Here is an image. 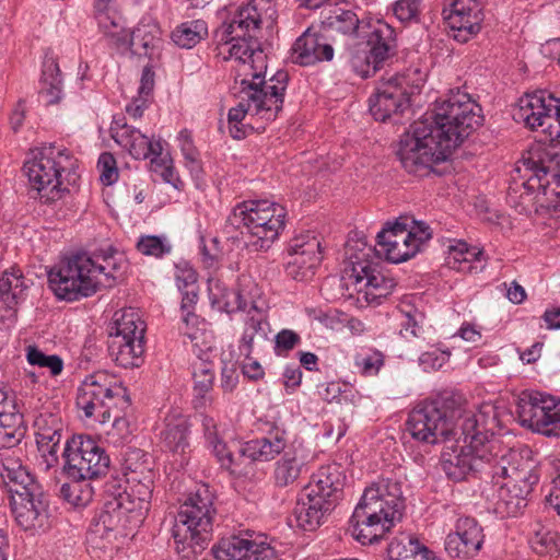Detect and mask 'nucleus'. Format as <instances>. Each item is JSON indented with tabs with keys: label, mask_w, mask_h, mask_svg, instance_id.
Masks as SVG:
<instances>
[{
	"label": "nucleus",
	"mask_w": 560,
	"mask_h": 560,
	"mask_svg": "<svg viewBox=\"0 0 560 560\" xmlns=\"http://www.w3.org/2000/svg\"><path fill=\"white\" fill-rule=\"evenodd\" d=\"M276 19L272 0H249L214 33L219 54H224L226 48L223 59L234 62L230 91L240 102L229 110L228 121L231 137L237 140L244 139L252 129L249 124H243L248 114L273 120L283 107L289 74L279 70L266 81L267 56L257 40L260 27H272Z\"/></svg>",
	"instance_id": "f257e3e1"
},
{
	"label": "nucleus",
	"mask_w": 560,
	"mask_h": 560,
	"mask_svg": "<svg viewBox=\"0 0 560 560\" xmlns=\"http://www.w3.org/2000/svg\"><path fill=\"white\" fill-rule=\"evenodd\" d=\"M481 106L460 90L436 103L432 114L415 121L399 142L398 156L408 173L425 175L446 161L468 136L481 126Z\"/></svg>",
	"instance_id": "f03ea898"
},
{
	"label": "nucleus",
	"mask_w": 560,
	"mask_h": 560,
	"mask_svg": "<svg viewBox=\"0 0 560 560\" xmlns=\"http://www.w3.org/2000/svg\"><path fill=\"white\" fill-rule=\"evenodd\" d=\"M432 235V229L423 221L412 220L411 225L399 220L387 222L376 235L378 248L360 241L347 244L346 273L368 303L378 304L396 287L381 255L393 264L407 261L423 249Z\"/></svg>",
	"instance_id": "7ed1b4c3"
},
{
	"label": "nucleus",
	"mask_w": 560,
	"mask_h": 560,
	"mask_svg": "<svg viewBox=\"0 0 560 560\" xmlns=\"http://www.w3.org/2000/svg\"><path fill=\"white\" fill-rule=\"evenodd\" d=\"M127 269L125 254L107 246L91 255L78 253L62 258L48 272V280L58 299L72 302L114 287Z\"/></svg>",
	"instance_id": "20e7f679"
},
{
	"label": "nucleus",
	"mask_w": 560,
	"mask_h": 560,
	"mask_svg": "<svg viewBox=\"0 0 560 560\" xmlns=\"http://www.w3.org/2000/svg\"><path fill=\"white\" fill-rule=\"evenodd\" d=\"M495 421V409L489 404L482 405L477 413L466 415L457 438H454L457 441L463 439L464 444L442 453L441 467L448 479L463 481L475 476L488 479L500 457L492 455L489 445Z\"/></svg>",
	"instance_id": "39448f33"
},
{
	"label": "nucleus",
	"mask_w": 560,
	"mask_h": 560,
	"mask_svg": "<svg viewBox=\"0 0 560 560\" xmlns=\"http://www.w3.org/2000/svg\"><path fill=\"white\" fill-rule=\"evenodd\" d=\"M529 448L509 450L493 464L483 490L493 512L501 518L515 517L527 506L528 495L538 482L537 462Z\"/></svg>",
	"instance_id": "423d86ee"
},
{
	"label": "nucleus",
	"mask_w": 560,
	"mask_h": 560,
	"mask_svg": "<svg viewBox=\"0 0 560 560\" xmlns=\"http://www.w3.org/2000/svg\"><path fill=\"white\" fill-rule=\"evenodd\" d=\"M401 486L381 478L365 488L349 521V534L361 545L382 539L401 517L404 503Z\"/></svg>",
	"instance_id": "0eeeda50"
},
{
	"label": "nucleus",
	"mask_w": 560,
	"mask_h": 560,
	"mask_svg": "<svg viewBox=\"0 0 560 560\" xmlns=\"http://www.w3.org/2000/svg\"><path fill=\"white\" fill-rule=\"evenodd\" d=\"M32 155L25 162L24 170L42 205L60 206V201L71 197L70 187L78 179L77 161L68 149L55 144L43 145Z\"/></svg>",
	"instance_id": "6e6552de"
},
{
	"label": "nucleus",
	"mask_w": 560,
	"mask_h": 560,
	"mask_svg": "<svg viewBox=\"0 0 560 560\" xmlns=\"http://www.w3.org/2000/svg\"><path fill=\"white\" fill-rule=\"evenodd\" d=\"M213 500L209 487L200 485L180 505L173 527V538L175 550L183 560L196 559L209 546L217 514Z\"/></svg>",
	"instance_id": "1a4fd4ad"
},
{
	"label": "nucleus",
	"mask_w": 560,
	"mask_h": 560,
	"mask_svg": "<svg viewBox=\"0 0 560 560\" xmlns=\"http://www.w3.org/2000/svg\"><path fill=\"white\" fill-rule=\"evenodd\" d=\"M130 406V397L120 377L107 371H97L88 375L78 388L77 407L85 418L106 423L113 418V425L128 422L121 413Z\"/></svg>",
	"instance_id": "9d476101"
},
{
	"label": "nucleus",
	"mask_w": 560,
	"mask_h": 560,
	"mask_svg": "<svg viewBox=\"0 0 560 560\" xmlns=\"http://www.w3.org/2000/svg\"><path fill=\"white\" fill-rule=\"evenodd\" d=\"M467 413L477 411L456 407L454 399L441 396L417 404L409 412L406 429L419 442L438 444L457 438Z\"/></svg>",
	"instance_id": "9b49d317"
},
{
	"label": "nucleus",
	"mask_w": 560,
	"mask_h": 560,
	"mask_svg": "<svg viewBox=\"0 0 560 560\" xmlns=\"http://www.w3.org/2000/svg\"><path fill=\"white\" fill-rule=\"evenodd\" d=\"M94 7L98 27L113 46L130 48L138 55H147L158 46L161 32L155 23L142 22L132 32H129L113 0H96Z\"/></svg>",
	"instance_id": "f8f14e48"
},
{
	"label": "nucleus",
	"mask_w": 560,
	"mask_h": 560,
	"mask_svg": "<svg viewBox=\"0 0 560 560\" xmlns=\"http://www.w3.org/2000/svg\"><path fill=\"white\" fill-rule=\"evenodd\" d=\"M144 332L145 324L133 308L116 312L108 340L110 358L122 368L139 366L144 352Z\"/></svg>",
	"instance_id": "ddd939ff"
},
{
	"label": "nucleus",
	"mask_w": 560,
	"mask_h": 560,
	"mask_svg": "<svg viewBox=\"0 0 560 560\" xmlns=\"http://www.w3.org/2000/svg\"><path fill=\"white\" fill-rule=\"evenodd\" d=\"M63 471L69 479L92 480L104 476L109 468L105 450L90 435H74L63 451Z\"/></svg>",
	"instance_id": "4468645a"
},
{
	"label": "nucleus",
	"mask_w": 560,
	"mask_h": 560,
	"mask_svg": "<svg viewBox=\"0 0 560 560\" xmlns=\"http://www.w3.org/2000/svg\"><path fill=\"white\" fill-rule=\"evenodd\" d=\"M523 427L547 438H560V399L541 393H524L516 409Z\"/></svg>",
	"instance_id": "2eb2a0df"
},
{
	"label": "nucleus",
	"mask_w": 560,
	"mask_h": 560,
	"mask_svg": "<svg viewBox=\"0 0 560 560\" xmlns=\"http://www.w3.org/2000/svg\"><path fill=\"white\" fill-rule=\"evenodd\" d=\"M520 118L532 129L541 128L551 142L560 144V105H553L549 96L526 95L520 101Z\"/></svg>",
	"instance_id": "dca6fc26"
},
{
	"label": "nucleus",
	"mask_w": 560,
	"mask_h": 560,
	"mask_svg": "<svg viewBox=\"0 0 560 560\" xmlns=\"http://www.w3.org/2000/svg\"><path fill=\"white\" fill-rule=\"evenodd\" d=\"M215 560H281L265 536H231L212 548Z\"/></svg>",
	"instance_id": "f3484780"
},
{
	"label": "nucleus",
	"mask_w": 560,
	"mask_h": 560,
	"mask_svg": "<svg viewBox=\"0 0 560 560\" xmlns=\"http://www.w3.org/2000/svg\"><path fill=\"white\" fill-rule=\"evenodd\" d=\"M288 252L287 275L298 281L310 280L322 261L319 240L306 232L290 242Z\"/></svg>",
	"instance_id": "a211bd4d"
},
{
	"label": "nucleus",
	"mask_w": 560,
	"mask_h": 560,
	"mask_svg": "<svg viewBox=\"0 0 560 560\" xmlns=\"http://www.w3.org/2000/svg\"><path fill=\"white\" fill-rule=\"evenodd\" d=\"M407 83L404 78H390L377 85L370 98V113L376 120L385 121L409 107L411 95Z\"/></svg>",
	"instance_id": "6ab92c4d"
},
{
	"label": "nucleus",
	"mask_w": 560,
	"mask_h": 560,
	"mask_svg": "<svg viewBox=\"0 0 560 560\" xmlns=\"http://www.w3.org/2000/svg\"><path fill=\"white\" fill-rule=\"evenodd\" d=\"M515 172L528 182L536 178L540 186L560 184V155L541 147L532 148L516 163Z\"/></svg>",
	"instance_id": "aec40b11"
},
{
	"label": "nucleus",
	"mask_w": 560,
	"mask_h": 560,
	"mask_svg": "<svg viewBox=\"0 0 560 560\" xmlns=\"http://www.w3.org/2000/svg\"><path fill=\"white\" fill-rule=\"evenodd\" d=\"M112 138L136 160H148L151 163L163 162L161 151L163 150L160 139H150L139 129L116 119L110 127Z\"/></svg>",
	"instance_id": "412c9836"
},
{
	"label": "nucleus",
	"mask_w": 560,
	"mask_h": 560,
	"mask_svg": "<svg viewBox=\"0 0 560 560\" xmlns=\"http://www.w3.org/2000/svg\"><path fill=\"white\" fill-rule=\"evenodd\" d=\"M485 535L482 527L472 517H459L455 530L445 537L444 548L451 558L471 559L482 548Z\"/></svg>",
	"instance_id": "4be33fe9"
},
{
	"label": "nucleus",
	"mask_w": 560,
	"mask_h": 560,
	"mask_svg": "<svg viewBox=\"0 0 560 560\" xmlns=\"http://www.w3.org/2000/svg\"><path fill=\"white\" fill-rule=\"evenodd\" d=\"M450 12L445 15L452 36L459 43L468 42L478 34L483 20L480 0H450Z\"/></svg>",
	"instance_id": "5701e85b"
},
{
	"label": "nucleus",
	"mask_w": 560,
	"mask_h": 560,
	"mask_svg": "<svg viewBox=\"0 0 560 560\" xmlns=\"http://www.w3.org/2000/svg\"><path fill=\"white\" fill-rule=\"evenodd\" d=\"M235 298V307L240 311L253 310L255 315L248 316L245 320L244 331L242 334L238 350L244 357H248L253 352L254 340L256 337L265 339L267 334L264 328L265 317L259 311L260 306L256 298L260 295L258 288L253 284L252 290L241 288L233 292Z\"/></svg>",
	"instance_id": "b1692460"
},
{
	"label": "nucleus",
	"mask_w": 560,
	"mask_h": 560,
	"mask_svg": "<svg viewBox=\"0 0 560 560\" xmlns=\"http://www.w3.org/2000/svg\"><path fill=\"white\" fill-rule=\"evenodd\" d=\"M200 422L207 447L217 457L221 467L235 477H246L250 472L248 465L243 466L229 451L224 428L211 416L201 413Z\"/></svg>",
	"instance_id": "393cba45"
},
{
	"label": "nucleus",
	"mask_w": 560,
	"mask_h": 560,
	"mask_svg": "<svg viewBox=\"0 0 560 560\" xmlns=\"http://www.w3.org/2000/svg\"><path fill=\"white\" fill-rule=\"evenodd\" d=\"M288 451V440L284 430H275L267 435L246 441L240 445L236 459L243 466L250 467V475L253 472L252 464L255 462L266 463L275 459L277 456Z\"/></svg>",
	"instance_id": "a878e982"
},
{
	"label": "nucleus",
	"mask_w": 560,
	"mask_h": 560,
	"mask_svg": "<svg viewBox=\"0 0 560 560\" xmlns=\"http://www.w3.org/2000/svg\"><path fill=\"white\" fill-rule=\"evenodd\" d=\"M18 525L24 530H45L49 526L48 503L40 489L30 495L10 500Z\"/></svg>",
	"instance_id": "bb28decb"
},
{
	"label": "nucleus",
	"mask_w": 560,
	"mask_h": 560,
	"mask_svg": "<svg viewBox=\"0 0 560 560\" xmlns=\"http://www.w3.org/2000/svg\"><path fill=\"white\" fill-rule=\"evenodd\" d=\"M233 219L242 222L245 232L260 241V248L269 247L285 225V212H233Z\"/></svg>",
	"instance_id": "cd10ccee"
},
{
	"label": "nucleus",
	"mask_w": 560,
	"mask_h": 560,
	"mask_svg": "<svg viewBox=\"0 0 560 560\" xmlns=\"http://www.w3.org/2000/svg\"><path fill=\"white\" fill-rule=\"evenodd\" d=\"M334 58V48L327 39L307 28L296 38L291 48V59L301 66H312L320 61H330Z\"/></svg>",
	"instance_id": "c85d7f7f"
},
{
	"label": "nucleus",
	"mask_w": 560,
	"mask_h": 560,
	"mask_svg": "<svg viewBox=\"0 0 560 560\" xmlns=\"http://www.w3.org/2000/svg\"><path fill=\"white\" fill-rule=\"evenodd\" d=\"M345 479L346 477L339 465L322 466L314 475L313 481L306 488V492L316 498L324 499L327 503L336 506L341 498Z\"/></svg>",
	"instance_id": "c756f323"
},
{
	"label": "nucleus",
	"mask_w": 560,
	"mask_h": 560,
	"mask_svg": "<svg viewBox=\"0 0 560 560\" xmlns=\"http://www.w3.org/2000/svg\"><path fill=\"white\" fill-rule=\"evenodd\" d=\"M0 475L8 487L10 500L16 495L33 494L40 489L34 476L19 458L4 457L1 462Z\"/></svg>",
	"instance_id": "7c9ffc66"
},
{
	"label": "nucleus",
	"mask_w": 560,
	"mask_h": 560,
	"mask_svg": "<svg viewBox=\"0 0 560 560\" xmlns=\"http://www.w3.org/2000/svg\"><path fill=\"white\" fill-rule=\"evenodd\" d=\"M334 508L324 499L306 492L299 498L293 510L296 526L303 530L313 532L324 524Z\"/></svg>",
	"instance_id": "2f4dec72"
},
{
	"label": "nucleus",
	"mask_w": 560,
	"mask_h": 560,
	"mask_svg": "<svg viewBox=\"0 0 560 560\" xmlns=\"http://www.w3.org/2000/svg\"><path fill=\"white\" fill-rule=\"evenodd\" d=\"M190 423L180 413L168 415L160 433L162 445L174 454H185L189 448Z\"/></svg>",
	"instance_id": "473e14b6"
},
{
	"label": "nucleus",
	"mask_w": 560,
	"mask_h": 560,
	"mask_svg": "<svg viewBox=\"0 0 560 560\" xmlns=\"http://www.w3.org/2000/svg\"><path fill=\"white\" fill-rule=\"evenodd\" d=\"M305 470V456L296 448L290 447L275 463L272 471L273 485L278 488L290 487L298 481Z\"/></svg>",
	"instance_id": "72a5a7b5"
},
{
	"label": "nucleus",
	"mask_w": 560,
	"mask_h": 560,
	"mask_svg": "<svg viewBox=\"0 0 560 560\" xmlns=\"http://www.w3.org/2000/svg\"><path fill=\"white\" fill-rule=\"evenodd\" d=\"M117 518L118 515L103 511L93 520L86 534V542L91 549L105 551L110 547Z\"/></svg>",
	"instance_id": "f704fd0d"
},
{
	"label": "nucleus",
	"mask_w": 560,
	"mask_h": 560,
	"mask_svg": "<svg viewBox=\"0 0 560 560\" xmlns=\"http://www.w3.org/2000/svg\"><path fill=\"white\" fill-rule=\"evenodd\" d=\"M364 46L374 51L375 60L386 61L394 54L396 47L394 28L383 21H377L372 26V31Z\"/></svg>",
	"instance_id": "c9c22d12"
},
{
	"label": "nucleus",
	"mask_w": 560,
	"mask_h": 560,
	"mask_svg": "<svg viewBox=\"0 0 560 560\" xmlns=\"http://www.w3.org/2000/svg\"><path fill=\"white\" fill-rule=\"evenodd\" d=\"M28 283L19 268L5 270L0 278V300L10 310L25 299Z\"/></svg>",
	"instance_id": "e433bc0d"
},
{
	"label": "nucleus",
	"mask_w": 560,
	"mask_h": 560,
	"mask_svg": "<svg viewBox=\"0 0 560 560\" xmlns=\"http://www.w3.org/2000/svg\"><path fill=\"white\" fill-rule=\"evenodd\" d=\"M42 95L47 104H57L62 98V78L58 62L52 57H46L43 62Z\"/></svg>",
	"instance_id": "4c0bfd02"
},
{
	"label": "nucleus",
	"mask_w": 560,
	"mask_h": 560,
	"mask_svg": "<svg viewBox=\"0 0 560 560\" xmlns=\"http://www.w3.org/2000/svg\"><path fill=\"white\" fill-rule=\"evenodd\" d=\"M208 36V25L203 20L184 22L172 32V40L180 48L190 49Z\"/></svg>",
	"instance_id": "58836bf2"
},
{
	"label": "nucleus",
	"mask_w": 560,
	"mask_h": 560,
	"mask_svg": "<svg viewBox=\"0 0 560 560\" xmlns=\"http://www.w3.org/2000/svg\"><path fill=\"white\" fill-rule=\"evenodd\" d=\"M323 25L343 35H354L360 30V20L353 11L335 7L324 16Z\"/></svg>",
	"instance_id": "ea45409f"
},
{
	"label": "nucleus",
	"mask_w": 560,
	"mask_h": 560,
	"mask_svg": "<svg viewBox=\"0 0 560 560\" xmlns=\"http://www.w3.org/2000/svg\"><path fill=\"white\" fill-rule=\"evenodd\" d=\"M175 280L178 290L182 292V308L187 310L196 302L197 294V273L187 262L176 266Z\"/></svg>",
	"instance_id": "a19ab883"
},
{
	"label": "nucleus",
	"mask_w": 560,
	"mask_h": 560,
	"mask_svg": "<svg viewBox=\"0 0 560 560\" xmlns=\"http://www.w3.org/2000/svg\"><path fill=\"white\" fill-rule=\"evenodd\" d=\"M61 441L59 428H40L36 433V443L38 451L49 468L58 462V451Z\"/></svg>",
	"instance_id": "79ce46f5"
},
{
	"label": "nucleus",
	"mask_w": 560,
	"mask_h": 560,
	"mask_svg": "<svg viewBox=\"0 0 560 560\" xmlns=\"http://www.w3.org/2000/svg\"><path fill=\"white\" fill-rule=\"evenodd\" d=\"M421 552L422 559H427L429 556H432V552L425 546L421 545L417 538L411 536L394 538L387 548L389 560H405L415 553Z\"/></svg>",
	"instance_id": "37998d69"
},
{
	"label": "nucleus",
	"mask_w": 560,
	"mask_h": 560,
	"mask_svg": "<svg viewBox=\"0 0 560 560\" xmlns=\"http://www.w3.org/2000/svg\"><path fill=\"white\" fill-rule=\"evenodd\" d=\"M351 69L362 78H369L380 70L385 61H377L374 51L364 47H357L351 51L350 56Z\"/></svg>",
	"instance_id": "c03bdc74"
},
{
	"label": "nucleus",
	"mask_w": 560,
	"mask_h": 560,
	"mask_svg": "<svg viewBox=\"0 0 560 560\" xmlns=\"http://www.w3.org/2000/svg\"><path fill=\"white\" fill-rule=\"evenodd\" d=\"M70 480L60 487V495L75 508L86 506L93 498V488L89 480Z\"/></svg>",
	"instance_id": "a18cd8bd"
},
{
	"label": "nucleus",
	"mask_w": 560,
	"mask_h": 560,
	"mask_svg": "<svg viewBox=\"0 0 560 560\" xmlns=\"http://www.w3.org/2000/svg\"><path fill=\"white\" fill-rule=\"evenodd\" d=\"M358 373L364 376H375L384 365V354L373 348H362L353 358Z\"/></svg>",
	"instance_id": "49530a36"
},
{
	"label": "nucleus",
	"mask_w": 560,
	"mask_h": 560,
	"mask_svg": "<svg viewBox=\"0 0 560 560\" xmlns=\"http://www.w3.org/2000/svg\"><path fill=\"white\" fill-rule=\"evenodd\" d=\"M28 364L47 369L52 376H58L63 370V361L57 354H46L38 347L30 345L25 348Z\"/></svg>",
	"instance_id": "de8ad7c7"
},
{
	"label": "nucleus",
	"mask_w": 560,
	"mask_h": 560,
	"mask_svg": "<svg viewBox=\"0 0 560 560\" xmlns=\"http://www.w3.org/2000/svg\"><path fill=\"white\" fill-rule=\"evenodd\" d=\"M152 497L151 480L140 482L130 487V492H126V499L132 506L126 505V511L138 512L139 515L148 512L150 509V500Z\"/></svg>",
	"instance_id": "09e8293b"
},
{
	"label": "nucleus",
	"mask_w": 560,
	"mask_h": 560,
	"mask_svg": "<svg viewBox=\"0 0 560 560\" xmlns=\"http://www.w3.org/2000/svg\"><path fill=\"white\" fill-rule=\"evenodd\" d=\"M214 373L206 364L194 371L195 407L201 408L207 402V394L212 389Z\"/></svg>",
	"instance_id": "8fccbe9b"
},
{
	"label": "nucleus",
	"mask_w": 560,
	"mask_h": 560,
	"mask_svg": "<svg viewBox=\"0 0 560 560\" xmlns=\"http://www.w3.org/2000/svg\"><path fill=\"white\" fill-rule=\"evenodd\" d=\"M23 423V415L18 410L14 396L0 387V425L16 428Z\"/></svg>",
	"instance_id": "3c124183"
},
{
	"label": "nucleus",
	"mask_w": 560,
	"mask_h": 560,
	"mask_svg": "<svg viewBox=\"0 0 560 560\" xmlns=\"http://www.w3.org/2000/svg\"><path fill=\"white\" fill-rule=\"evenodd\" d=\"M558 540L559 536L557 533L546 527H540L535 532L529 541L532 548L537 553L544 555L557 551L559 548Z\"/></svg>",
	"instance_id": "603ef678"
},
{
	"label": "nucleus",
	"mask_w": 560,
	"mask_h": 560,
	"mask_svg": "<svg viewBox=\"0 0 560 560\" xmlns=\"http://www.w3.org/2000/svg\"><path fill=\"white\" fill-rule=\"evenodd\" d=\"M137 249L147 256L162 257L171 252V245L155 235H144L137 242Z\"/></svg>",
	"instance_id": "864d4df0"
},
{
	"label": "nucleus",
	"mask_w": 560,
	"mask_h": 560,
	"mask_svg": "<svg viewBox=\"0 0 560 560\" xmlns=\"http://www.w3.org/2000/svg\"><path fill=\"white\" fill-rule=\"evenodd\" d=\"M423 0H397L394 4V14L401 23L417 22L421 12Z\"/></svg>",
	"instance_id": "5fc2aeb1"
},
{
	"label": "nucleus",
	"mask_w": 560,
	"mask_h": 560,
	"mask_svg": "<svg viewBox=\"0 0 560 560\" xmlns=\"http://www.w3.org/2000/svg\"><path fill=\"white\" fill-rule=\"evenodd\" d=\"M450 359V352L431 348L424 351L418 358L419 365L425 372L436 371L441 369Z\"/></svg>",
	"instance_id": "6e6d98bb"
},
{
	"label": "nucleus",
	"mask_w": 560,
	"mask_h": 560,
	"mask_svg": "<svg viewBox=\"0 0 560 560\" xmlns=\"http://www.w3.org/2000/svg\"><path fill=\"white\" fill-rule=\"evenodd\" d=\"M97 168L100 172V180L104 185H112L118 179L117 163L112 153L104 152L100 155Z\"/></svg>",
	"instance_id": "4d7b16f0"
},
{
	"label": "nucleus",
	"mask_w": 560,
	"mask_h": 560,
	"mask_svg": "<svg viewBox=\"0 0 560 560\" xmlns=\"http://www.w3.org/2000/svg\"><path fill=\"white\" fill-rule=\"evenodd\" d=\"M466 260L462 265L453 262V269L460 272H472L482 269L481 265H478L483 259V250L477 247H469L467 245V253L465 254Z\"/></svg>",
	"instance_id": "13d9d810"
},
{
	"label": "nucleus",
	"mask_w": 560,
	"mask_h": 560,
	"mask_svg": "<svg viewBox=\"0 0 560 560\" xmlns=\"http://www.w3.org/2000/svg\"><path fill=\"white\" fill-rule=\"evenodd\" d=\"M24 433V423L16 428L0 425V448L14 447L21 442Z\"/></svg>",
	"instance_id": "bf43d9fd"
},
{
	"label": "nucleus",
	"mask_w": 560,
	"mask_h": 560,
	"mask_svg": "<svg viewBox=\"0 0 560 560\" xmlns=\"http://www.w3.org/2000/svg\"><path fill=\"white\" fill-rule=\"evenodd\" d=\"M218 238L210 240V245L206 243L203 236L200 237V254L205 266H217L220 258V249L218 248Z\"/></svg>",
	"instance_id": "052dcab7"
},
{
	"label": "nucleus",
	"mask_w": 560,
	"mask_h": 560,
	"mask_svg": "<svg viewBox=\"0 0 560 560\" xmlns=\"http://www.w3.org/2000/svg\"><path fill=\"white\" fill-rule=\"evenodd\" d=\"M300 336L290 329H283L276 336V352L277 354L285 353L292 350L299 342Z\"/></svg>",
	"instance_id": "680f3d73"
},
{
	"label": "nucleus",
	"mask_w": 560,
	"mask_h": 560,
	"mask_svg": "<svg viewBox=\"0 0 560 560\" xmlns=\"http://www.w3.org/2000/svg\"><path fill=\"white\" fill-rule=\"evenodd\" d=\"M395 78H404L408 80L407 90L409 91V94L412 95L415 93H419L420 89L423 86L427 80V72L417 67L409 68L406 72L400 75H396Z\"/></svg>",
	"instance_id": "e2e57ef3"
},
{
	"label": "nucleus",
	"mask_w": 560,
	"mask_h": 560,
	"mask_svg": "<svg viewBox=\"0 0 560 560\" xmlns=\"http://www.w3.org/2000/svg\"><path fill=\"white\" fill-rule=\"evenodd\" d=\"M238 384L237 368L234 363H224L221 370L220 387L225 393H232Z\"/></svg>",
	"instance_id": "0e129e2a"
},
{
	"label": "nucleus",
	"mask_w": 560,
	"mask_h": 560,
	"mask_svg": "<svg viewBox=\"0 0 560 560\" xmlns=\"http://www.w3.org/2000/svg\"><path fill=\"white\" fill-rule=\"evenodd\" d=\"M161 160H163V162L159 161L156 163H151L153 171L160 172L161 176L163 177V179L166 183L175 185L174 182L176 179V176H175L174 168L172 166V160H171L170 154L164 153L162 150L161 151Z\"/></svg>",
	"instance_id": "69168bd1"
},
{
	"label": "nucleus",
	"mask_w": 560,
	"mask_h": 560,
	"mask_svg": "<svg viewBox=\"0 0 560 560\" xmlns=\"http://www.w3.org/2000/svg\"><path fill=\"white\" fill-rule=\"evenodd\" d=\"M242 372L244 376L253 381L262 378L265 374L260 363L257 360L253 359L250 354L248 357H245L242 363Z\"/></svg>",
	"instance_id": "338daca9"
},
{
	"label": "nucleus",
	"mask_w": 560,
	"mask_h": 560,
	"mask_svg": "<svg viewBox=\"0 0 560 560\" xmlns=\"http://www.w3.org/2000/svg\"><path fill=\"white\" fill-rule=\"evenodd\" d=\"M302 372L299 366H287L283 372V385L288 393H292L300 386Z\"/></svg>",
	"instance_id": "774afa93"
}]
</instances>
